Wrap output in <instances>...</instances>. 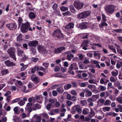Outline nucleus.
Instances as JSON below:
<instances>
[{"label":"nucleus","instance_id":"nucleus-1","mask_svg":"<svg viewBox=\"0 0 122 122\" xmlns=\"http://www.w3.org/2000/svg\"><path fill=\"white\" fill-rule=\"evenodd\" d=\"M52 35L54 37L58 38H63L64 37V35L60 29L55 30L53 32Z\"/></svg>","mask_w":122,"mask_h":122},{"label":"nucleus","instance_id":"nucleus-2","mask_svg":"<svg viewBox=\"0 0 122 122\" xmlns=\"http://www.w3.org/2000/svg\"><path fill=\"white\" fill-rule=\"evenodd\" d=\"M15 49L13 47L10 48L8 49L7 51V52L9 54L10 56L15 61L16 60V58L15 55Z\"/></svg>","mask_w":122,"mask_h":122},{"label":"nucleus","instance_id":"nucleus-3","mask_svg":"<svg viewBox=\"0 0 122 122\" xmlns=\"http://www.w3.org/2000/svg\"><path fill=\"white\" fill-rule=\"evenodd\" d=\"M30 26V24L28 22H26L25 24H22L20 28L21 32L23 33L27 32Z\"/></svg>","mask_w":122,"mask_h":122},{"label":"nucleus","instance_id":"nucleus-4","mask_svg":"<svg viewBox=\"0 0 122 122\" xmlns=\"http://www.w3.org/2000/svg\"><path fill=\"white\" fill-rule=\"evenodd\" d=\"M76 112L79 114H80L82 112V109L80 106L79 105H75L72 108L71 112L73 114L76 113Z\"/></svg>","mask_w":122,"mask_h":122},{"label":"nucleus","instance_id":"nucleus-5","mask_svg":"<svg viewBox=\"0 0 122 122\" xmlns=\"http://www.w3.org/2000/svg\"><path fill=\"white\" fill-rule=\"evenodd\" d=\"M115 6L113 5H109L105 8V10L106 13H113L115 10Z\"/></svg>","mask_w":122,"mask_h":122},{"label":"nucleus","instance_id":"nucleus-6","mask_svg":"<svg viewBox=\"0 0 122 122\" xmlns=\"http://www.w3.org/2000/svg\"><path fill=\"white\" fill-rule=\"evenodd\" d=\"M74 5L77 9L79 10L81 9L83 7L84 4L83 3L77 1L75 2Z\"/></svg>","mask_w":122,"mask_h":122},{"label":"nucleus","instance_id":"nucleus-7","mask_svg":"<svg viewBox=\"0 0 122 122\" xmlns=\"http://www.w3.org/2000/svg\"><path fill=\"white\" fill-rule=\"evenodd\" d=\"M65 48L64 47H60L56 49H55L54 50H51L52 52H53V55L55 54V53H59L61 52L62 51L64 50Z\"/></svg>","mask_w":122,"mask_h":122},{"label":"nucleus","instance_id":"nucleus-8","mask_svg":"<svg viewBox=\"0 0 122 122\" xmlns=\"http://www.w3.org/2000/svg\"><path fill=\"white\" fill-rule=\"evenodd\" d=\"M38 44V41H29L28 43V45L31 47H33L37 46Z\"/></svg>","mask_w":122,"mask_h":122},{"label":"nucleus","instance_id":"nucleus-9","mask_svg":"<svg viewBox=\"0 0 122 122\" xmlns=\"http://www.w3.org/2000/svg\"><path fill=\"white\" fill-rule=\"evenodd\" d=\"M64 55L67 54V59L69 61H71V58H73L74 57V55L72 54H71V52L70 51H68L63 53Z\"/></svg>","mask_w":122,"mask_h":122},{"label":"nucleus","instance_id":"nucleus-10","mask_svg":"<svg viewBox=\"0 0 122 122\" xmlns=\"http://www.w3.org/2000/svg\"><path fill=\"white\" fill-rule=\"evenodd\" d=\"M7 27L10 30H14L17 28V25L15 24H10L6 25Z\"/></svg>","mask_w":122,"mask_h":122},{"label":"nucleus","instance_id":"nucleus-11","mask_svg":"<svg viewBox=\"0 0 122 122\" xmlns=\"http://www.w3.org/2000/svg\"><path fill=\"white\" fill-rule=\"evenodd\" d=\"M74 24L72 22L70 23L67 25L65 27V28L66 29H71L73 28Z\"/></svg>","mask_w":122,"mask_h":122},{"label":"nucleus","instance_id":"nucleus-12","mask_svg":"<svg viewBox=\"0 0 122 122\" xmlns=\"http://www.w3.org/2000/svg\"><path fill=\"white\" fill-rule=\"evenodd\" d=\"M5 63L7 66H11L15 65V64L9 60H6L4 61Z\"/></svg>","mask_w":122,"mask_h":122},{"label":"nucleus","instance_id":"nucleus-13","mask_svg":"<svg viewBox=\"0 0 122 122\" xmlns=\"http://www.w3.org/2000/svg\"><path fill=\"white\" fill-rule=\"evenodd\" d=\"M88 87L93 92H95L96 90V86L93 85L89 84L88 85Z\"/></svg>","mask_w":122,"mask_h":122},{"label":"nucleus","instance_id":"nucleus-14","mask_svg":"<svg viewBox=\"0 0 122 122\" xmlns=\"http://www.w3.org/2000/svg\"><path fill=\"white\" fill-rule=\"evenodd\" d=\"M85 96L86 97H90L92 95V92L89 90L85 89Z\"/></svg>","mask_w":122,"mask_h":122},{"label":"nucleus","instance_id":"nucleus-15","mask_svg":"<svg viewBox=\"0 0 122 122\" xmlns=\"http://www.w3.org/2000/svg\"><path fill=\"white\" fill-rule=\"evenodd\" d=\"M42 54H51V55H53L54 53L53 52H52V50H51L48 51H47L45 48L44 49L42 52H41Z\"/></svg>","mask_w":122,"mask_h":122},{"label":"nucleus","instance_id":"nucleus-16","mask_svg":"<svg viewBox=\"0 0 122 122\" xmlns=\"http://www.w3.org/2000/svg\"><path fill=\"white\" fill-rule=\"evenodd\" d=\"M17 51L18 55L20 57L25 53L23 51L19 48H17Z\"/></svg>","mask_w":122,"mask_h":122},{"label":"nucleus","instance_id":"nucleus-17","mask_svg":"<svg viewBox=\"0 0 122 122\" xmlns=\"http://www.w3.org/2000/svg\"><path fill=\"white\" fill-rule=\"evenodd\" d=\"M77 18L79 19H82L85 18V15L82 12L80 13L77 15Z\"/></svg>","mask_w":122,"mask_h":122},{"label":"nucleus","instance_id":"nucleus-18","mask_svg":"<svg viewBox=\"0 0 122 122\" xmlns=\"http://www.w3.org/2000/svg\"><path fill=\"white\" fill-rule=\"evenodd\" d=\"M79 67L80 69H84L87 68V66L84 64L80 63L79 64Z\"/></svg>","mask_w":122,"mask_h":122},{"label":"nucleus","instance_id":"nucleus-19","mask_svg":"<svg viewBox=\"0 0 122 122\" xmlns=\"http://www.w3.org/2000/svg\"><path fill=\"white\" fill-rule=\"evenodd\" d=\"M85 18L88 16L90 15L91 12L90 10L86 11L83 12Z\"/></svg>","mask_w":122,"mask_h":122},{"label":"nucleus","instance_id":"nucleus-20","mask_svg":"<svg viewBox=\"0 0 122 122\" xmlns=\"http://www.w3.org/2000/svg\"><path fill=\"white\" fill-rule=\"evenodd\" d=\"M91 37L90 39L93 41V42H94L97 41L98 38V37L94 35H90Z\"/></svg>","mask_w":122,"mask_h":122},{"label":"nucleus","instance_id":"nucleus-21","mask_svg":"<svg viewBox=\"0 0 122 122\" xmlns=\"http://www.w3.org/2000/svg\"><path fill=\"white\" fill-rule=\"evenodd\" d=\"M31 78L32 80L34 82H38V77L35 75H32L31 76Z\"/></svg>","mask_w":122,"mask_h":122},{"label":"nucleus","instance_id":"nucleus-22","mask_svg":"<svg viewBox=\"0 0 122 122\" xmlns=\"http://www.w3.org/2000/svg\"><path fill=\"white\" fill-rule=\"evenodd\" d=\"M20 65L22 67L21 68V70L22 71L25 69L28 66V65H24L23 63H21L20 64Z\"/></svg>","mask_w":122,"mask_h":122},{"label":"nucleus","instance_id":"nucleus-23","mask_svg":"<svg viewBox=\"0 0 122 122\" xmlns=\"http://www.w3.org/2000/svg\"><path fill=\"white\" fill-rule=\"evenodd\" d=\"M29 18L31 19L35 18L36 16L35 14L32 12H30L29 13Z\"/></svg>","mask_w":122,"mask_h":122},{"label":"nucleus","instance_id":"nucleus-24","mask_svg":"<svg viewBox=\"0 0 122 122\" xmlns=\"http://www.w3.org/2000/svg\"><path fill=\"white\" fill-rule=\"evenodd\" d=\"M116 46L117 47V52L122 55V50L121 49L119 46L117 45H116Z\"/></svg>","mask_w":122,"mask_h":122},{"label":"nucleus","instance_id":"nucleus-25","mask_svg":"<svg viewBox=\"0 0 122 122\" xmlns=\"http://www.w3.org/2000/svg\"><path fill=\"white\" fill-rule=\"evenodd\" d=\"M111 103V101L108 99H107L105 101L104 103V105L105 106H109Z\"/></svg>","mask_w":122,"mask_h":122},{"label":"nucleus","instance_id":"nucleus-26","mask_svg":"<svg viewBox=\"0 0 122 122\" xmlns=\"http://www.w3.org/2000/svg\"><path fill=\"white\" fill-rule=\"evenodd\" d=\"M106 114L108 116H114V117H116L118 115V114L117 113H116L114 112H109L107 113Z\"/></svg>","mask_w":122,"mask_h":122},{"label":"nucleus","instance_id":"nucleus-27","mask_svg":"<svg viewBox=\"0 0 122 122\" xmlns=\"http://www.w3.org/2000/svg\"><path fill=\"white\" fill-rule=\"evenodd\" d=\"M111 74L112 76H116L118 74V72L117 70H114V71L111 72Z\"/></svg>","mask_w":122,"mask_h":122},{"label":"nucleus","instance_id":"nucleus-28","mask_svg":"<svg viewBox=\"0 0 122 122\" xmlns=\"http://www.w3.org/2000/svg\"><path fill=\"white\" fill-rule=\"evenodd\" d=\"M91 36L88 33H86L83 34L82 38L83 39H87Z\"/></svg>","mask_w":122,"mask_h":122},{"label":"nucleus","instance_id":"nucleus-29","mask_svg":"<svg viewBox=\"0 0 122 122\" xmlns=\"http://www.w3.org/2000/svg\"><path fill=\"white\" fill-rule=\"evenodd\" d=\"M21 57V60L22 61H25L28 58V56L26 55L25 53Z\"/></svg>","mask_w":122,"mask_h":122},{"label":"nucleus","instance_id":"nucleus-30","mask_svg":"<svg viewBox=\"0 0 122 122\" xmlns=\"http://www.w3.org/2000/svg\"><path fill=\"white\" fill-rule=\"evenodd\" d=\"M89 112V110L88 109L84 108L83 110L82 113L83 114L86 115L88 114Z\"/></svg>","mask_w":122,"mask_h":122},{"label":"nucleus","instance_id":"nucleus-31","mask_svg":"<svg viewBox=\"0 0 122 122\" xmlns=\"http://www.w3.org/2000/svg\"><path fill=\"white\" fill-rule=\"evenodd\" d=\"M38 66H35L34 67L32 68L31 70V73H35L36 71H38Z\"/></svg>","mask_w":122,"mask_h":122},{"label":"nucleus","instance_id":"nucleus-32","mask_svg":"<svg viewBox=\"0 0 122 122\" xmlns=\"http://www.w3.org/2000/svg\"><path fill=\"white\" fill-rule=\"evenodd\" d=\"M40 115L41 116H43V117L47 119H49V117L47 114L45 112H43Z\"/></svg>","mask_w":122,"mask_h":122},{"label":"nucleus","instance_id":"nucleus-33","mask_svg":"<svg viewBox=\"0 0 122 122\" xmlns=\"http://www.w3.org/2000/svg\"><path fill=\"white\" fill-rule=\"evenodd\" d=\"M89 42V41L88 40H85L83 41L82 45L83 46H86V47H88V44Z\"/></svg>","mask_w":122,"mask_h":122},{"label":"nucleus","instance_id":"nucleus-34","mask_svg":"<svg viewBox=\"0 0 122 122\" xmlns=\"http://www.w3.org/2000/svg\"><path fill=\"white\" fill-rule=\"evenodd\" d=\"M71 86V84H68L65 85L64 86V88L65 90H67L70 88Z\"/></svg>","mask_w":122,"mask_h":122},{"label":"nucleus","instance_id":"nucleus-35","mask_svg":"<svg viewBox=\"0 0 122 122\" xmlns=\"http://www.w3.org/2000/svg\"><path fill=\"white\" fill-rule=\"evenodd\" d=\"M22 35V34H19L17 37V41H20L23 40Z\"/></svg>","mask_w":122,"mask_h":122},{"label":"nucleus","instance_id":"nucleus-36","mask_svg":"<svg viewBox=\"0 0 122 122\" xmlns=\"http://www.w3.org/2000/svg\"><path fill=\"white\" fill-rule=\"evenodd\" d=\"M111 109V107H105L102 108V110L104 112L109 111Z\"/></svg>","mask_w":122,"mask_h":122},{"label":"nucleus","instance_id":"nucleus-37","mask_svg":"<svg viewBox=\"0 0 122 122\" xmlns=\"http://www.w3.org/2000/svg\"><path fill=\"white\" fill-rule=\"evenodd\" d=\"M56 90L59 93H63L64 91L62 87L57 88Z\"/></svg>","mask_w":122,"mask_h":122},{"label":"nucleus","instance_id":"nucleus-38","mask_svg":"<svg viewBox=\"0 0 122 122\" xmlns=\"http://www.w3.org/2000/svg\"><path fill=\"white\" fill-rule=\"evenodd\" d=\"M30 51H31L32 54L33 55H34L36 54V50L34 47H30Z\"/></svg>","mask_w":122,"mask_h":122},{"label":"nucleus","instance_id":"nucleus-39","mask_svg":"<svg viewBox=\"0 0 122 122\" xmlns=\"http://www.w3.org/2000/svg\"><path fill=\"white\" fill-rule=\"evenodd\" d=\"M70 9L71 12L72 13H75L76 12L74 6L71 5L70 6Z\"/></svg>","mask_w":122,"mask_h":122},{"label":"nucleus","instance_id":"nucleus-40","mask_svg":"<svg viewBox=\"0 0 122 122\" xmlns=\"http://www.w3.org/2000/svg\"><path fill=\"white\" fill-rule=\"evenodd\" d=\"M35 108L33 109L34 110H35L36 109H39L41 108V105L39 104H36L35 105Z\"/></svg>","mask_w":122,"mask_h":122},{"label":"nucleus","instance_id":"nucleus-41","mask_svg":"<svg viewBox=\"0 0 122 122\" xmlns=\"http://www.w3.org/2000/svg\"><path fill=\"white\" fill-rule=\"evenodd\" d=\"M104 26H107V24L105 22H102L99 25V27L100 28H102Z\"/></svg>","mask_w":122,"mask_h":122},{"label":"nucleus","instance_id":"nucleus-42","mask_svg":"<svg viewBox=\"0 0 122 122\" xmlns=\"http://www.w3.org/2000/svg\"><path fill=\"white\" fill-rule=\"evenodd\" d=\"M26 87L25 86H22V91L25 92L26 93L28 92L29 91L28 90H26Z\"/></svg>","mask_w":122,"mask_h":122},{"label":"nucleus","instance_id":"nucleus-43","mask_svg":"<svg viewBox=\"0 0 122 122\" xmlns=\"http://www.w3.org/2000/svg\"><path fill=\"white\" fill-rule=\"evenodd\" d=\"M36 99L37 100L38 102L41 103H42V100H41V96L39 95L36 96Z\"/></svg>","mask_w":122,"mask_h":122},{"label":"nucleus","instance_id":"nucleus-44","mask_svg":"<svg viewBox=\"0 0 122 122\" xmlns=\"http://www.w3.org/2000/svg\"><path fill=\"white\" fill-rule=\"evenodd\" d=\"M45 48L41 46H39L38 47V49L39 52L41 53Z\"/></svg>","mask_w":122,"mask_h":122},{"label":"nucleus","instance_id":"nucleus-45","mask_svg":"<svg viewBox=\"0 0 122 122\" xmlns=\"http://www.w3.org/2000/svg\"><path fill=\"white\" fill-rule=\"evenodd\" d=\"M99 87L100 90L102 91H105L106 90V87L105 86L102 85L99 86Z\"/></svg>","mask_w":122,"mask_h":122},{"label":"nucleus","instance_id":"nucleus-46","mask_svg":"<svg viewBox=\"0 0 122 122\" xmlns=\"http://www.w3.org/2000/svg\"><path fill=\"white\" fill-rule=\"evenodd\" d=\"M117 101L119 102L122 104V97H118L116 98Z\"/></svg>","mask_w":122,"mask_h":122},{"label":"nucleus","instance_id":"nucleus-47","mask_svg":"<svg viewBox=\"0 0 122 122\" xmlns=\"http://www.w3.org/2000/svg\"><path fill=\"white\" fill-rule=\"evenodd\" d=\"M68 9V7H65L64 6H62L61 7L60 10L61 11H64L66 10H67Z\"/></svg>","mask_w":122,"mask_h":122},{"label":"nucleus","instance_id":"nucleus-48","mask_svg":"<svg viewBox=\"0 0 122 122\" xmlns=\"http://www.w3.org/2000/svg\"><path fill=\"white\" fill-rule=\"evenodd\" d=\"M8 72V70H4L2 71L1 73L3 75H4L7 74Z\"/></svg>","mask_w":122,"mask_h":122},{"label":"nucleus","instance_id":"nucleus-49","mask_svg":"<svg viewBox=\"0 0 122 122\" xmlns=\"http://www.w3.org/2000/svg\"><path fill=\"white\" fill-rule=\"evenodd\" d=\"M58 5L56 3H54L52 6V8L54 10H56L57 8Z\"/></svg>","mask_w":122,"mask_h":122},{"label":"nucleus","instance_id":"nucleus-50","mask_svg":"<svg viewBox=\"0 0 122 122\" xmlns=\"http://www.w3.org/2000/svg\"><path fill=\"white\" fill-rule=\"evenodd\" d=\"M108 46L109 48L112 51L115 53H117L116 49L112 46Z\"/></svg>","mask_w":122,"mask_h":122},{"label":"nucleus","instance_id":"nucleus-51","mask_svg":"<svg viewBox=\"0 0 122 122\" xmlns=\"http://www.w3.org/2000/svg\"><path fill=\"white\" fill-rule=\"evenodd\" d=\"M63 15L64 16L71 15V13L69 11L63 13Z\"/></svg>","mask_w":122,"mask_h":122},{"label":"nucleus","instance_id":"nucleus-52","mask_svg":"<svg viewBox=\"0 0 122 122\" xmlns=\"http://www.w3.org/2000/svg\"><path fill=\"white\" fill-rule=\"evenodd\" d=\"M109 98L112 101H114L116 99V97L114 96L111 95L110 96Z\"/></svg>","mask_w":122,"mask_h":122},{"label":"nucleus","instance_id":"nucleus-53","mask_svg":"<svg viewBox=\"0 0 122 122\" xmlns=\"http://www.w3.org/2000/svg\"><path fill=\"white\" fill-rule=\"evenodd\" d=\"M80 102L82 105L83 106H85L87 103V102L85 100H81Z\"/></svg>","mask_w":122,"mask_h":122},{"label":"nucleus","instance_id":"nucleus-54","mask_svg":"<svg viewBox=\"0 0 122 122\" xmlns=\"http://www.w3.org/2000/svg\"><path fill=\"white\" fill-rule=\"evenodd\" d=\"M25 102L23 100H21L18 102V104L20 106H22L24 105L25 103Z\"/></svg>","mask_w":122,"mask_h":122},{"label":"nucleus","instance_id":"nucleus-55","mask_svg":"<svg viewBox=\"0 0 122 122\" xmlns=\"http://www.w3.org/2000/svg\"><path fill=\"white\" fill-rule=\"evenodd\" d=\"M114 94L115 96H117L119 93V91L117 89H115L114 90Z\"/></svg>","mask_w":122,"mask_h":122},{"label":"nucleus","instance_id":"nucleus-56","mask_svg":"<svg viewBox=\"0 0 122 122\" xmlns=\"http://www.w3.org/2000/svg\"><path fill=\"white\" fill-rule=\"evenodd\" d=\"M76 65V63H73L71 64L70 66L69 70H72L74 67Z\"/></svg>","mask_w":122,"mask_h":122},{"label":"nucleus","instance_id":"nucleus-57","mask_svg":"<svg viewBox=\"0 0 122 122\" xmlns=\"http://www.w3.org/2000/svg\"><path fill=\"white\" fill-rule=\"evenodd\" d=\"M55 10V13L56 14V15H57L58 16H61V14L60 13V11L59 10Z\"/></svg>","mask_w":122,"mask_h":122},{"label":"nucleus","instance_id":"nucleus-58","mask_svg":"<svg viewBox=\"0 0 122 122\" xmlns=\"http://www.w3.org/2000/svg\"><path fill=\"white\" fill-rule=\"evenodd\" d=\"M1 119L3 122H6L7 121V118L5 117H1Z\"/></svg>","mask_w":122,"mask_h":122},{"label":"nucleus","instance_id":"nucleus-59","mask_svg":"<svg viewBox=\"0 0 122 122\" xmlns=\"http://www.w3.org/2000/svg\"><path fill=\"white\" fill-rule=\"evenodd\" d=\"M14 111L15 113L17 114H18L19 112L18 111V109L17 107H15L14 108Z\"/></svg>","mask_w":122,"mask_h":122},{"label":"nucleus","instance_id":"nucleus-60","mask_svg":"<svg viewBox=\"0 0 122 122\" xmlns=\"http://www.w3.org/2000/svg\"><path fill=\"white\" fill-rule=\"evenodd\" d=\"M66 103L69 106H70L73 104V103L72 102L69 101H67Z\"/></svg>","mask_w":122,"mask_h":122},{"label":"nucleus","instance_id":"nucleus-61","mask_svg":"<svg viewBox=\"0 0 122 122\" xmlns=\"http://www.w3.org/2000/svg\"><path fill=\"white\" fill-rule=\"evenodd\" d=\"M38 60V58L32 57L31 58V60L32 61L35 62H36Z\"/></svg>","mask_w":122,"mask_h":122},{"label":"nucleus","instance_id":"nucleus-62","mask_svg":"<svg viewBox=\"0 0 122 122\" xmlns=\"http://www.w3.org/2000/svg\"><path fill=\"white\" fill-rule=\"evenodd\" d=\"M102 16L103 21L104 22L106 21L107 19L105 15L104 14H103L102 15Z\"/></svg>","mask_w":122,"mask_h":122},{"label":"nucleus","instance_id":"nucleus-63","mask_svg":"<svg viewBox=\"0 0 122 122\" xmlns=\"http://www.w3.org/2000/svg\"><path fill=\"white\" fill-rule=\"evenodd\" d=\"M78 56L80 60L81 61L82 60L84 57L83 55L81 54H78Z\"/></svg>","mask_w":122,"mask_h":122},{"label":"nucleus","instance_id":"nucleus-64","mask_svg":"<svg viewBox=\"0 0 122 122\" xmlns=\"http://www.w3.org/2000/svg\"><path fill=\"white\" fill-rule=\"evenodd\" d=\"M90 62L89 60L88 59H85L83 62V63L86 64H89Z\"/></svg>","mask_w":122,"mask_h":122}]
</instances>
